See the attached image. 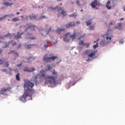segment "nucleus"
I'll return each mask as SVG.
<instances>
[{
  "instance_id": "1",
  "label": "nucleus",
  "mask_w": 125,
  "mask_h": 125,
  "mask_svg": "<svg viewBox=\"0 0 125 125\" xmlns=\"http://www.w3.org/2000/svg\"><path fill=\"white\" fill-rule=\"evenodd\" d=\"M39 75L40 77H43L46 79V82H45V83L55 84L56 83V80L57 79L58 73L54 69L52 71L53 75H48V76L45 77V71L43 70L40 71Z\"/></svg>"
},
{
  "instance_id": "2",
  "label": "nucleus",
  "mask_w": 125,
  "mask_h": 125,
  "mask_svg": "<svg viewBox=\"0 0 125 125\" xmlns=\"http://www.w3.org/2000/svg\"><path fill=\"white\" fill-rule=\"evenodd\" d=\"M24 93L23 95L20 98V100L22 102H25L26 98L29 96L30 100H32V82L30 81H26L24 83Z\"/></svg>"
},
{
  "instance_id": "3",
  "label": "nucleus",
  "mask_w": 125,
  "mask_h": 125,
  "mask_svg": "<svg viewBox=\"0 0 125 125\" xmlns=\"http://www.w3.org/2000/svg\"><path fill=\"white\" fill-rule=\"evenodd\" d=\"M108 36H109L108 34H106L103 35H101V37H104V38L106 37V39L107 42H105L104 41H102L100 42L101 45H102V46H105L111 42V37H108Z\"/></svg>"
},
{
  "instance_id": "4",
  "label": "nucleus",
  "mask_w": 125,
  "mask_h": 125,
  "mask_svg": "<svg viewBox=\"0 0 125 125\" xmlns=\"http://www.w3.org/2000/svg\"><path fill=\"white\" fill-rule=\"evenodd\" d=\"M57 57L56 56H52L49 57L47 55H45L43 57V61L46 63H49L51 62V61H55V59H57Z\"/></svg>"
},
{
  "instance_id": "5",
  "label": "nucleus",
  "mask_w": 125,
  "mask_h": 125,
  "mask_svg": "<svg viewBox=\"0 0 125 125\" xmlns=\"http://www.w3.org/2000/svg\"><path fill=\"white\" fill-rule=\"evenodd\" d=\"M23 33L22 32L20 34V32H18V34L17 35H14V34H8L7 35V37H9L10 38H12V37H14V39L15 40H18V39H20L21 38V35H23Z\"/></svg>"
},
{
  "instance_id": "6",
  "label": "nucleus",
  "mask_w": 125,
  "mask_h": 125,
  "mask_svg": "<svg viewBox=\"0 0 125 125\" xmlns=\"http://www.w3.org/2000/svg\"><path fill=\"white\" fill-rule=\"evenodd\" d=\"M61 15H62V16L64 17L66 16V13L65 11L63 10L62 8H60L58 9L57 17H59L61 16Z\"/></svg>"
},
{
  "instance_id": "7",
  "label": "nucleus",
  "mask_w": 125,
  "mask_h": 125,
  "mask_svg": "<svg viewBox=\"0 0 125 125\" xmlns=\"http://www.w3.org/2000/svg\"><path fill=\"white\" fill-rule=\"evenodd\" d=\"M10 89H11V88L10 87H7L6 88H3L2 89H1L0 91V94H4V92H6V91H8Z\"/></svg>"
},
{
  "instance_id": "8",
  "label": "nucleus",
  "mask_w": 125,
  "mask_h": 125,
  "mask_svg": "<svg viewBox=\"0 0 125 125\" xmlns=\"http://www.w3.org/2000/svg\"><path fill=\"white\" fill-rule=\"evenodd\" d=\"M98 5H99V4L97 0H94L91 4V6L93 8H94Z\"/></svg>"
},
{
  "instance_id": "9",
  "label": "nucleus",
  "mask_w": 125,
  "mask_h": 125,
  "mask_svg": "<svg viewBox=\"0 0 125 125\" xmlns=\"http://www.w3.org/2000/svg\"><path fill=\"white\" fill-rule=\"evenodd\" d=\"M70 34V32H67L66 34L65 35V37L63 38V41L65 42H68L69 41V40L67 38V36Z\"/></svg>"
},
{
  "instance_id": "10",
  "label": "nucleus",
  "mask_w": 125,
  "mask_h": 125,
  "mask_svg": "<svg viewBox=\"0 0 125 125\" xmlns=\"http://www.w3.org/2000/svg\"><path fill=\"white\" fill-rule=\"evenodd\" d=\"M76 25V24L74 23V22H71L69 23H67L65 27L66 28H68L69 27H72Z\"/></svg>"
},
{
  "instance_id": "11",
  "label": "nucleus",
  "mask_w": 125,
  "mask_h": 125,
  "mask_svg": "<svg viewBox=\"0 0 125 125\" xmlns=\"http://www.w3.org/2000/svg\"><path fill=\"white\" fill-rule=\"evenodd\" d=\"M11 16H14V15L13 14L6 15L4 17L0 18V21L3 20V19H4L5 17H11Z\"/></svg>"
},
{
  "instance_id": "12",
  "label": "nucleus",
  "mask_w": 125,
  "mask_h": 125,
  "mask_svg": "<svg viewBox=\"0 0 125 125\" xmlns=\"http://www.w3.org/2000/svg\"><path fill=\"white\" fill-rule=\"evenodd\" d=\"M70 38L72 39V40H74L76 37V34L75 32L74 31V33L72 35H69Z\"/></svg>"
},
{
  "instance_id": "13",
  "label": "nucleus",
  "mask_w": 125,
  "mask_h": 125,
  "mask_svg": "<svg viewBox=\"0 0 125 125\" xmlns=\"http://www.w3.org/2000/svg\"><path fill=\"white\" fill-rule=\"evenodd\" d=\"M3 4H4L5 6H11V5H13V3L12 2L9 3L8 2H4Z\"/></svg>"
},
{
  "instance_id": "14",
  "label": "nucleus",
  "mask_w": 125,
  "mask_h": 125,
  "mask_svg": "<svg viewBox=\"0 0 125 125\" xmlns=\"http://www.w3.org/2000/svg\"><path fill=\"white\" fill-rule=\"evenodd\" d=\"M16 79L17 80V81H18L19 82V81H20V73H18L17 74V75H16Z\"/></svg>"
},
{
  "instance_id": "15",
  "label": "nucleus",
  "mask_w": 125,
  "mask_h": 125,
  "mask_svg": "<svg viewBox=\"0 0 125 125\" xmlns=\"http://www.w3.org/2000/svg\"><path fill=\"white\" fill-rule=\"evenodd\" d=\"M64 30H65L64 28L61 29V28H58L57 30V32L60 34L61 32L64 31Z\"/></svg>"
},
{
  "instance_id": "16",
  "label": "nucleus",
  "mask_w": 125,
  "mask_h": 125,
  "mask_svg": "<svg viewBox=\"0 0 125 125\" xmlns=\"http://www.w3.org/2000/svg\"><path fill=\"white\" fill-rule=\"evenodd\" d=\"M110 4V1H108L106 4V7L108 9L110 10L111 8V6H109V5Z\"/></svg>"
},
{
  "instance_id": "17",
  "label": "nucleus",
  "mask_w": 125,
  "mask_h": 125,
  "mask_svg": "<svg viewBox=\"0 0 125 125\" xmlns=\"http://www.w3.org/2000/svg\"><path fill=\"white\" fill-rule=\"evenodd\" d=\"M69 17L70 18H76L77 17V14L75 13H73L72 14H71L69 16Z\"/></svg>"
},
{
  "instance_id": "18",
  "label": "nucleus",
  "mask_w": 125,
  "mask_h": 125,
  "mask_svg": "<svg viewBox=\"0 0 125 125\" xmlns=\"http://www.w3.org/2000/svg\"><path fill=\"white\" fill-rule=\"evenodd\" d=\"M95 53H96L95 51H94L93 53H91L88 54V57L89 58L93 57L95 55Z\"/></svg>"
},
{
  "instance_id": "19",
  "label": "nucleus",
  "mask_w": 125,
  "mask_h": 125,
  "mask_svg": "<svg viewBox=\"0 0 125 125\" xmlns=\"http://www.w3.org/2000/svg\"><path fill=\"white\" fill-rule=\"evenodd\" d=\"M86 25L87 26L90 25L92 23L91 20L86 21Z\"/></svg>"
},
{
  "instance_id": "20",
  "label": "nucleus",
  "mask_w": 125,
  "mask_h": 125,
  "mask_svg": "<svg viewBox=\"0 0 125 125\" xmlns=\"http://www.w3.org/2000/svg\"><path fill=\"white\" fill-rule=\"evenodd\" d=\"M24 46L25 48L29 49V48H31L32 47V45H25Z\"/></svg>"
},
{
  "instance_id": "21",
  "label": "nucleus",
  "mask_w": 125,
  "mask_h": 125,
  "mask_svg": "<svg viewBox=\"0 0 125 125\" xmlns=\"http://www.w3.org/2000/svg\"><path fill=\"white\" fill-rule=\"evenodd\" d=\"M32 31H35V30L38 29V27H37V26H36L35 25H32Z\"/></svg>"
},
{
  "instance_id": "22",
  "label": "nucleus",
  "mask_w": 125,
  "mask_h": 125,
  "mask_svg": "<svg viewBox=\"0 0 125 125\" xmlns=\"http://www.w3.org/2000/svg\"><path fill=\"white\" fill-rule=\"evenodd\" d=\"M12 21L13 22H17V21H19V19L17 18H15L12 20Z\"/></svg>"
},
{
  "instance_id": "23",
  "label": "nucleus",
  "mask_w": 125,
  "mask_h": 125,
  "mask_svg": "<svg viewBox=\"0 0 125 125\" xmlns=\"http://www.w3.org/2000/svg\"><path fill=\"white\" fill-rule=\"evenodd\" d=\"M23 71L24 72H31V69H29L28 68L25 67Z\"/></svg>"
},
{
  "instance_id": "24",
  "label": "nucleus",
  "mask_w": 125,
  "mask_h": 125,
  "mask_svg": "<svg viewBox=\"0 0 125 125\" xmlns=\"http://www.w3.org/2000/svg\"><path fill=\"white\" fill-rule=\"evenodd\" d=\"M4 44L5 46H3V48H6V47H7V46H8V45H9V44H8L6 42H4Z\"/></svg>"
},
{
  "instance_id": "25",
  "label": "nucleus",
  "mask_w": 125,
  "mask_h": 125,
  "mask_svg": "<svg viewBox=\"0 0 125 125\" xmlns=\"http://www.w3.org/2000/svg\"><path fill=\"white\" fill-rule=\"evenodd\" d=\"M121 26H122V23H118V26L117 27H116V28H118L119 29H120Z\"/></svg>"
},
{
  "instance_id": "26",
  "label": "nucleus",
  "mask_w": 125,
  "mask_h": 125,
  "mask_svg": "<svg viewBox=\"0 0 125 125\" xmlns=\"http://www.w3.org/2000/svg\"><path fill=\"white\" fill-rule=\"evenodd\" d=\"M10 43H11V44H12V45H16V42L13 43V41H11V42H10L9 43V44H10Z\"/></svg>"
},
{
  "instance_id": "27",
  "label": "nucleus",
  "mask_w": 125,
  "mask_h": 125,
  "mask_svg": "<svg viewBox=\"0 0 125 125\" xmlns=\"http://www.w3.org/2000/svg\"><path fill=\"white\" fill-rule=\"evenodd\" d=\"M98 47V42H97L96 44V45H93V48L94 49H96V48H97Z\"/></svg>"
},
{
  "instance_id": "28",
  "label": "nucleus",
  "mask_w": 125,
  "mask_h": 125,
  "mask_svg": "<svg viewBox=\"0 0 125 125\" xmlns=\"http://www.w3.org/2000/svg\"><path fill=\"white\" fill-rule=\"evenodd\" d=\"M79 45H84V44L83 41H80V42L79 43Z\"/></svg>"
},
{
  "instance_id": "29",
  "label": "nucleus",
  "mask_w": 125,
  "mask_h": 125,
  "mask_svg": "<svg viewBox=\"0 0 125 125\" xmlns=\"http://www.w3.org/2000/svg\"><path fill=\"white\" fill-rule=\"evenodd\" d=\"M4 61L3 60L0 59V65L3 64Z\"/></svg>"
},
{
  "instance_id": "30",
  "label": "nucleus",
  "mask_w": 125,
  "mask_h": 125,
  "mask_svg": "<svg viewBox=\"0 0 125 125\" xmlns=\"http://www.w3.org/2000/svg\"><path fill=\"white\" fill-rule=\"evenodd\" d=\"M89 28L90 30H94V26L93 25H91L89 26Z\"/></svg>"
},
{
  "instance_id": "31",
  "label": "nucleus",
  "mask_w": 125,
  "mask_h": 125,
  "mask_svg": "<svg viewBox=\"0 0 125 125\" xmlns=\"http://www.w3.org/2000/svg\"><path fill=\"white\" fill-rule=\"evenodd\" d=\"M4 65L6 67H8V66H9V63H8V62H5Z\"/></svg>"
},
{
  "instance_id": "32",
  "label": "nucleus",
  "mask_w": 125,
  "mask_h": 125,
  "mask_svg": "<svg viewBox=\"0 0 125 125\" xmlns=\"http://www.w3.org/2000/svg\"><path fill=\"white\" fill-rule=\"evenodd\" d=\"M51 69V66L50 65L47 66V69L46 70V71L50 70Z\"/></svg>"
},
{
  "instance_id": "33",
  "label": "nucleus",
  "mask_w": 125,
  "mask_h": 125,
  "mask_svg": "<svg viewBox=\"0 0 125 125\" xmlns=\"http://www.w3.org/2000/svg\"><path fill=\"white\" fill-rule=\"evenodd\" d=\"M45 18H46V16H42L40 17V19H45Z\"/></svg>"
},
{
  "instance_id": "34",
  "label": "nucleus",
  "mask_w": 125,
  "mask_h": 125,
  "mask_svg": "<svg viewBox=\"0 0 125 125\" xmlns=\"http://www.w3.org/2000/svg\"><path fill=\"white\" fill-rule=\"evenodd\" d=\"M2 72H7V69H2Z\"/></svg>"
},
{
  "instance_id": "35",
  "label": "nucleus",
  "mask_w": 125,
  "mask_h": 125,
  "mask_svg": "<svg viewBox=\"0 0 125 125\" xmlns=\"http://www.w3.org/2000/svg\"><path fill=\"white\" fill-rule=\"evenodd\" d=\"M36 17L34 15H32V19H36Z\"/></svg>"
},
{
  "instance_id": "36",
  "label": "nucleus",
  "mask_w": 125,
  "mask_h": 125,
  "mask_svg": "<svg viewBox=\"0 0 125 125\" xmlns=\"http://www.w3.org/2000/svg\"><path fill=\"white\" fill-rule=\"evenodd\" d=\"M76 4H77L78 5H79V4H80V1H79V0H77V1H76Z\"/></svg>"
},
{
  "instance_id": "37",
  "label": "nucleus",
  "mask_w": 125,
  "mask_h": 125,
  "mask_svg": "<svg viewBox=\"0 0 125 125\" xmlns=\"http://www.w3.org/2000/svg\"><path fill=\"white\" fill-rule=\"evenodd\" d=\"M22 65V62H21L20 64H17V66H18V67H20V66H21Z\"/></svg>"
},
{
  "instance_id": "38",
  "label": "nucleus",
  "mask_w": 125,
  "mask_h": 125,
  "mask_svg": "<svg viewBox=\"0 0 125 125\" xmlns=\"http://www.w3.org/2000/svg\"><path fill=\"white\" fill-rule=\"evenodd\" d=\"M85 45H86L87 47H88L90 45V43H86V44H85Z\"/></svg>"
},
{
  "instance_id": "39",
  "label": "nucleus",
  "mask_w": 125,
  "mask_h": 125,
  "mask_svg": "<svg viewBox=\"0 0 125 125\" xmlns=\"http://www.w3.org/2000/svg\"><path fill=\"white\" fill-rule=\"evenodd\" d=\"M10 53H14V51H11L10 53H8V54H10Z\"/></svg>"
},
{
  "instance_id": "40",
  "label": "nucleus",
  "mask_w": 125,
  "mask_h": 125,
  "mask_svg": "<svg viewBox=\"0 0 125 125\" xmlns=\"http://www.w3.org/2000/svg\"><path fill=\"white\" fill-rule=\"evenodd\" d=\"M15 56H18V54L16 52L15 53Z\"/></svg>"
},
{
  "instance_id": "41",
  "label": "nucleus",
  "mask_w": 125,
  "mask_h": 125,
  "mask_svg": "<svg viewBox=\"0 0 125 125\" xmlns=\"http://www.w3.org/2000/svg\"><path fill=\"white\" fill-rule=\"evenodd\" d=\"M34 93H35V90L32 89V93L33 94Z\"/></svg>"
},
{
  "instance_id": "42",
  "label": "nucleus",
  "mask_w": 125,
  "mask_h": 125,
  "mask_svg": "<svg viewBox=\"0 0 125 125\" xmlns=\"http://www.w3.org/2000/svg\"><path fill=\"white\" fill-rule=\"evenodd\" d=\"M2 53V50L0 49V54H1Z\"/></svg>"
},
{
  "instance_id": "43",
  "label": "nucleus",
  "mask_w": 125,
  "mask_h": 125,
  "mask_svg": "<svg viewBox=\"0 0 125 125\" xmlns=\"http://www.w3.org/2000/svg\"><path fill=\"white\" fill-rule=\"evenodd\" d=\"M83 36H82L81 37H80L79 38H78L79 40H81V39L82 38H83Z\"/></svg>"
},
{
  "instance_id": "44",
  "label": "nucleus",
  "mask_w": 125,
  "mask_h": 125,
  "mask_svg": "<svg viewBox=\"0 0 125 125\" xmlns=\"http://www.w3.org/2000/svg\"><path fill=\"white\" fill-rule=\"evenodd\" d=\"M76 23L78 24H79L80 23V22L79 21H77L76 22Z\"/></svg>"
},
{
  "instance_id": "45",
  "label": "nucleus",
  "mask_w": 125,
  "mask_h": 125,
  "mask_svg": "<svg viewBox=\"0 0 125 125\" xmlns=\"http://www.w3.org/2000/svg\"><path fill=\"white\" fill-rule=\"evenodd\" d=\"M21 47V44H20L18 47V48H20Z\"/></svg>"
},
{
  "instance_id": "46",
  "label": "nucleus",
  "mask_w": 125,
  "mask_h": 125,
  "mask_svg": "<svg viewBox=\"0 0 125 125\" xmlns=\"http://www.w3.org/2000/svg\"><path fill=\"white\" fill-rule=\"evenodd\" d=\"M44 46L45 47V48H47V45H44Z\"/></svg>"
},
{
  "instance_id": "47",
  "label": "nucleus",
  "mask_w": 125,
  "mask_h": 125,
  "mask_svg": "<svg viewBox=\"0 0 125 125\" xmlns=\"http://www.w3.org/2000/svg\"><path fill=\"white\" fill-rule=\"evenodd\" d=\"M32 71H35V68H32Z\"/></svg>"
},
{
  "instance_id": "48",
  "label": "nucleus",
  "mask_w": 125,
  "mask_h": 125,
  "mask_svg": "<svg viewBox=\"0 0 125 125\" xmlns=\"http://www.w3.org/2000/svg\"><path fill=\"white\" fill-rule=\"evenodd\" d=\"M113 24L112 22H111L110 23H109V26L112 25Z\"/></svg>"
},
{
  "instance_id": "49",
  "label": "nucleus",
  "mask_w": 125,
  "mask_h": 125,
  "mask_svg": "<svg viewBox=\"0 0 125 125\" xmlns=\"http://www.w3.org/2000/svg\"><path fill=\"white\" fill-rule=\"evenodd\" d=\"M89 52V50H87L85 52V53L87 54Z\"/></svg>"
},
{
  "instance_id": "50",
  "label": "nucleus",
  "mask_w": 125,
  "mask_h": 125,
  "mask_svg": "<svg viewBox=\"0 0 125 125\" xmlns=\"http://www.w3.org/2000/svg\"><path fill=\"white\" fill-rule=\"evenodd\" d=\"M34 87V83H32V87Z\"/></svg>"
},
{
  "instance_id": "51",
  "label": "nucleus",
  "mask_w": 125,
  "mask_h": 125,
  "mask_svg": "<svg viewBox=\"0 0 125 125\" xmlns=\"http://www.w3.org/2000/svg\"><path fill=\"white\" fill-rule=\"evenodd\" d=\"M120 43H123V42L122 41H120Z\"/></svg>"
},
{
  "instance_id": "52",
  "label": "nucleus",
  "mask_w": 125,
  "mask_h": 125,
  "mask_svg": "<svg viewBox=\"0 0 125 125\" xmlns=\"http://www.w3.org/2000/svg\"><path fill=\"white\" fill-rule=\"evenodd\" d=\"M32 40H35V39H36V38L32 37Z\"/></svg>"
},
{
  "instance_id": "53",
  "label": "nucleus",
  "mask_w": 125,
  "mask_h": 125,
  "mask_svg": "<svg viewBox=\"0 0 125 125\" xmlns=\"http://www.w3.org/2000/svg\"><path fill=\"white\" fill-rule=\"evenodd\" d=\"M124 20V18H122V19L120 20V21H123V20Z\"/></svg>"
},
{
  "instance_id": "54",
  "label": "nucleus",
  "mask_w": 125,
  "mask_h": 125,
  "mask_svg": "<svg viewBox=\"0 0 125 125\" xmlns=\"http://www.w3.org/2000/svg\"><path fill=\"white\" fill-rule=\"evenodd\" d=\"M89 61H90V59H88L86 61H87V62H89Z\"/></svg>"
},
{
  "instance_id": "55",
  "label": "nucleus",
  "mask_w": 125,
  "mask_h": 125,
  "mask_svg": "<svg viewBox=\"0 0 125 125\" xmlns=\"http://www.w3.org/2000/svg\"><path fill=\"white\" fill-rule=\"evenodd\" d=\"M19 13H20L19 12H17V15H19Z\"/></svg>"
},
{
  "instance_id": "56",
  "label": "nucleus",
  "mask_w": 125,
  "mask_h": 125,
  "mask_svg": "<svg viewBox=\"0 0 125 125\" xmlns=\"http://www.w3.org/2000/svg\"><path fill=\"white\" fill-rule=\"evenodd\" d=\"M99 40H100L99 39H97V42H98Z\"/></svg>"
},
{
  "instance_id": "57",
  "label": "nucleus",
  "mask_w": 125,
  "mask_h": 125,
  "mask_svg": "<svg viewBox=\"0 0 125 125\" xmlns=\"http://www.w3.org/2000/svg\"><path fill=\"white\" fill-rule=\"evenodd\" d=\"M124 11H125V5L124 6Z\"/></svg>"
},
{
  "instance_id": "58",
  "label": "nucleus",
  "mask_w": 125,
  "mask_h": 125,
  "mask_svg": "<svg viewBox=\"0 0 125 125\" xmlns=\"http://www.w3.org/2000/svg\"><path fill=\"white\" fill-rule=\"evenodd\" d=\"M21 18H23V16H21Z\"/></svg>"
},
{
  "instance_id": "59",
  "label": "nucleus",
  "mask_w": 125,
  "mask_h": 125,
  "mask_svg": "<svg viewBox=\"0 0 125 125\" xmlns=\"http://www.w3.org/2000/svg\"><path fill=\"white\" fill-rule=\"evenodd\" d=\"M81 12H83V9H82V10H81Z\"/></svg>"
},
{
  "instance_id": "60",
  "label": "nucleus",
  "mask_w": 125,
  "mask_h": 125,
  "mask_svg": "<svg viewBox=\"0 0 125 125\" xmlns=\"http://www.w3.org/2000/svg\"><path fill=\"white\" fill-rule=\"evenodd\" d=\"M20 11H22V9H20Z\"/></svg>"
},
{
  "instance_id": "61",
  "label": "nucleus",
  "mask_w": 125,
  "mask_h": 125,
  "mask_svg": "<svg viewBox=\"0 0 125 125\" xmlns=\"http://www.w3.org/2000/svg\"><path fill=\"white\" fill-rule=\"evenodd\" d=\"M50 30H51V28L49 29V31H49Z\"/></svg>"
},
{
  "instance_id": "62",
  "label": "nucleus",
  "mask_w": 125,
  "mask_h": 125,
  "mask_svg": "<svg viewBox=\"0 0 125 125\" xmlns=\"http://www.w3.org/2000/svg\"><path fill=\"white\" fill-rule=\"evenodd\" d=\"M78 34H79V33H78L77 34V35Z\"/></svg>"
},
{
  "instance_id": "63",
  "label": "nucleus",
  "mask_w": 125,
  "mask_h": 125,
  "mask_svg": "<svg viewBox=\"0 0 125 125\" xmlns=\"http://www.w3.org/2000/svg\"><path fill=\"white\" fill-rule=\"evenodd\" d=\"M71 3L73 4H74V2H72Z\"/></svg>"
},
{
  "instance_id": "64",
  "label": "nucleus",
  "mask_w": 125,
  "mask_h": 125,
  "mask_svg": "<svg viewBox=\"0 0 125 125\" xmlns=\"http://www.w3.org/2000/svg\"><path fill=\"white\" fill-rule=\"evenodd\" d=\"M96 42V41L94 42V43H95Z\"/></svg>"
}]
</instances>
